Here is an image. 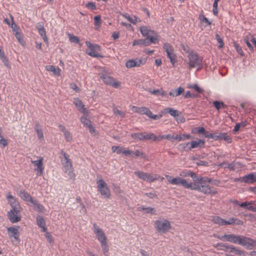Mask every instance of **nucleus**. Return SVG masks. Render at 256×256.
Returning <instances> with one entry per match:
<instances>
[{"label": "nucleus", "mask_w": 256, "mask_h": 256, "mask_svg": "<svg viewBox=\"0 0 256 256\" xmlns=\"http://www.w3.org/2000/svg\"><path fill=\"white\" fill-rule=\"evenodd\" d=\"M163 48L166 52V56L170 60V62L173 66L177 63L176 56L174 53V50L172 44L168 42L164 44Z\"/></svg>", "instance_id": "20e7f679"}, {"label": "nucleus", "mask_w": 256, "mask_h": 256, "mask_svg": "<svg viewBox=\"0 0 256 256\" xmlns=\"http://www.w3.org/2000/svg\"><path fill=\"white\" fill-rule=\"evenodd\" d=\"M132 154H134V156H137V157L140 156L143 158H146V154L142 152H140V150H136L134 152H132V153L131 155L132 156Z\"/></svg>", "instance_id": "5fc2aeb1"}, {"label": "nucleus", "mask_w": 256, "mask_h": 256, "mask_svg": "<svg viewBox=\"0 0 256 256\" xmlns=\"http://www.w3.org/2000/svg\"><path fill=\"white\" fill-rule=\"evenodd\" d=\"M225 251H227L230 252H234V254L239 256H245V252L237 248L234 246H228L225 244Z\"/></svg>", "instance_id": "4be33fe9"}, {"label": "nucleus", "mask_w": 256, "mask_h": 256, "mask_svg": "<svg viewBox=\"0 0 256 256\" xmlns=\"http://www.w3.org/2000/svg\"><path fill=\"white\" fill-rule=\"evenodd\" d=\"M132 110L135 112L140 114H146L147 116H148L150 112L149 108L144 106L138 107L136 106H132Z\"/></svg>", "instance_id": "5701e85b"}, {"label": "nucleus", "mask_w": 256, "mask_h": 256, "mask_svg": "<svg viewBox=\"0 0 256 256\" xmlns=\"http://www.w3.org/2000/svg\"><path fill=\"white\" fill-rule=\"evenodd\" d=\"M96 184L98 192L104 198H109L110 196V190L104 180L101 178L96 182Z\"/></svg>", "instance_id": "39448f33"}, {"label": "nucleus", "mask_w": 256, "mask_h": 256, "mask_svg": "<svg viewBox=\"0 0 256 256\" xmlns=\"http://www.w3.org/2000/svg\"><path fill=\"white\" fill-rule=\"evenodd\" d=\"M190 144V142H185V143H182L180 144L178 146V148L180 151H186V152H189L190 151V150H188V146Z\"/></svg>", "instance_id": "49530a36"}, {"label": "nucleus", "mask_w": 256, "mask_h": 256, "mask_svg": "<svg viewBox=\"0 0 256 256\" xmlns=\"http://www.w3.org/2000/svg\"><path fill=\"white\" fill-rule=\"evenodd\" d=\"M189 184H191V186L190 188H190L191 190H198L199 191L200 190L201 188V184H200L196 183L195 182L194 184L190 182Z\"/></svg>", "instance_id": "13d9d810"}, {"label": "nucleus", "mask_w": 256, "mask_h": 256, "mask_svg": "<svg viewBox=\"0 0 256 256\" xmlns=\"http://www.w3.org/2000/svg\"><path fill=\"white\" fill-rule=\"evenodd\" d=\"M200 192L204 194H210L211 195L216 194V190L213 186H210L208 184L201 185Z\"/></svg>", "instance_id": "aec40b11"}, {"label": "nucleus", "mask_w": 256, "mask_h": 256, "mask_svg": "<svg viewBox=\"0 0 256 256\" xmlns=\"http://www.w3.org/2000/svg\"><path fill=\"white\" fill-rule=\"evenodd\" d=\"M212 220L215 224L223 225L224 224V220L218 216H214L212 217Z\"/></svg>", "instance_id": "09e8293b"}, {"label": "nucleus", "mask_w": 256, "mask_h": 256, "mask_svg": "<svg viewBox=\"0 0 256 256\" xmlns=\"http://www.w3.org/2000/svg\"><path fill=\"white\" fill-rule=\"evenodd\" d=\"M93 230L96 238L100 243L107 240L104 231L96 223L93 224Z\"/></svg>", "instance_id": "f8f14e48"}, {"label": "nucleus", "mask_w": 256, "mask_h": 256, "mask_svg": "<svg viewBox=\"0 0 256 256\" xmlns=\"http://www.w3.org/2000/svg\"><path fill=\"white\" fill-rule=\"evenodd\" d=\"M180 176L182 177H187L190 176L193 180L194 182V179L196 177V174L193 172L190 171V170H185L180 172Z\"/></svg>", "instance_id": "7c9ffc66"}, {"label": "nucleus", "mask_w": 256, "mask_h": 256, "mask_svg": "<svg viewBox=\"0 0 256 256\" xmlns=\"http://www.w3.org/2000/svg\"><path fill=\"white\" fill-rule=\"evenodd\" d=\"M216 40H218V42L219 43L218 48H222L223 46H224V43L223 42V40H222V39L220 38V35L218 34H216Z\"/></svg>", "instance_id": "338daca9"}, {"label": "nucleus", "mask_w": 256, "mask_h": 256, "mask_svg": "<svg viewBox=\"0 0 256 256\" xmlns=\"http://www.w3.org/2000/svg\"><path fill=\"white\" fill-rule=\"evenodd\" d=\"M242 236H236L234 234H225V240L234 244H240Z\"/></svg>", "instance_id": "f3484780"}, {"label": "nucleus", "mask_w": 256, "mask_h": 256, "mask_svg": "<svg viewBox=\"0 0 256 256\" xmlns=\"http://www.w3.org/2000/svg\"><path fill=\"white\" fill-rule=\"evenodd\" d=\"M205 141L202 139H198L197 140H192L190 142V146L188 148V150H192V149L197 148H202L204 146Z\"/></svg>", "instance_id": "6ab92c4d"}, {"label": "nucleus", "mask_w": 256, "mask_h": 256, "mask_svg": "<svg viewBox=\"0 0 256 256\" xmlns=\"http://www.w3.org/2000/svg\"><path fill=\"white\" fill-rule=\"evenodd\" d=\"M60 154L64 156V162L63 163L64 172L68 174L70 178L74 180L75 174L74 172L72 162L69 158V155L62 150H61Z\"/></svg>", "instance_id": "f03ea898"}, {"label": "nucleus", "mask_w": 256, "mask_h": 256, "mask_svg": "<svg viewBox=\"0 0 256 256\" xmlns=\"http://www.w3.org/2000/svg\"><path fill=\"white\" fill-rule=\"evenodd\" d=\"M213 105L217 110H219L220 108L224 107V103L223 102H220L219 101H214L213 102Z\"/></svg>", "instance_id": "680f3d73"}, {"label": "nucleus", "mask_w": 256, "mask_h": 256, "mask_svg": "<svg viewBox=\"0 0 256 256\" xmlns=\"http://www.w3.org/2000/svg\"><path fill=\"white\" fill-rule=\"evenodd\" d=\"M211 139H213L214 140H222L224 139V133L222 132L219 134H212V138Z\"/></svg>", "instance_id": "052dcab7"}, {"label": "nucleus", "mask_w": 256, "mask_h": 256, "mask_svg": "<svg viewBox=\"0 0 256 256\" xmlns=\"http://www.w3.org/2000/svg\"><path fill=\"white\" fill-rule=\"evenodd\" d=\"M234 182H239L242 183L248 184H253L254 182H256V174L254 173H250L248 175L244 176L235 178Z\"/></svg>", "instance_id": "9b49d317"}, {"label": "nucleus", "mask_w": 256, "mask_h": 256, "mask_svg": "<svg viewBox=\"0 0 256 256\" xmlns=\"http://www.w3.org/2000/svg\"><path fill=\"white\" fill-rule=\"evenodd\" d=\"M36 219L38 226L40 228H42V232H46L47 228L46 226V221L43 217L40 216H38Z\"/></svg>", "instance_id": "a878e982"}, {"label": "nucleus", "mask_w": 256, "mask_h": 256, "mask_svg": "<svg viewBox=\"0 0 256 256\" xmlns=\"http://www.w3.org/2000/svg\"><path fill=\"white\" fill-rule=\"evenodd\" d=\"M86 6L91 10H95L96 9V6L95 3L94 2H89L86 4Z\"/></svg>", "instance_id": "774afa93"}, {"label": "nucleus", "mask_w": 256, "mask_h": 256, "mask_svg": "<svg viewBox=\"0 0 256 256\" xmlns=\"http://www.w3.org/2000/svg\"><path fill=\"white\" fill-rule=\"evenodd\" d=\"M166 178L169 182L172 184L182 185L184 188H190L192 185L191 184H188V183L185 179L182 178L180 177L172 178V176H166Z\"/></svg>", "instance_id": "6e6552de"}, {"label": "nucleus", "mask_w": 256, "mask_h": 256, "mask_svg": "<svg viewBox=\"0 0 256 256\" xmlns=\"http://www.w3.org/2000/svg\"><path fill=\"white\" fill-rule=\"evenodd\" d=\"M132 46H148V38L134 40L132 42Z\"/></svg>", "instance_id": "c756f323"}, {"label": "nucleus", "mask_w": 256, "mask_h": 256, "mask_svg": "<svg viewBox=\"0 0 256 256\" xmlns=\"http://www.w3.org/2000/svg\"><path fill=\"white\" fill-rule=\"evenodd\" d=\"M212 180L208 177H199L196 176L194 179V182L200 184L201 185H206L208 183H210Z\"/></svg>", "instance_id": "bb28decb"}, {"label": "nucleus", "mask_w": 256, "mask_h": 256, "mask_svg": "<svg viewBox=\"0 0 256 256\" xmlns=\"http://www.w3.org/2000/svg\"><path fill=\"white\" fill-rule=\"evenodd\" d=\"M187 57V63L190 69L197 68V70H200L203 68V57L196 52L192 50Z\"/></svg>", "instance_id": "f257e3e1"}, {"label": "nucleus", "mask_w": 256, "mask_h": 256, "mask_svg": "<svg viewBox=\"0 0 256 256\" xmlns=\"http://www.w3.org/2000/svg\"><path fill=\"white\" fill-rule=\"evenodd\" d=\"M8 200V203L11 206L10 210L14 211L15 212H20L22 208L20 206V202L16 200L14 196L11 194H9L6 196Z\"/></svg>", "instance_id": "9d476101"}, {"label": "nucleus", "mask_w": 256, "mask_h": 256, "mask_svg": "<svg viewBox=\"0 0 256 256\" xmlns=\"http://www.w3.org/2000/svg\"><path fill=\"white\" fill-rule=\"evenodd\" d=\"M240 242V245L244 246L247 250H256V240L242 236Z\"/></svg>", "instance_id": "1a4fd4ad"}, {"label": "nucleus", "mask_w": 256, "mask_h": 256, "mask_svg": "<svg viewBox=\"0 0 256 256\" xmlns=\"http://www.w3.org/2000/svg\"><path fill=\"white\" fill-rule=\"evenodd\" d=\"M146 62V58H136V66L140 67L142 65H144Z\"/></svg>", "instance_id": "603ef678"}, {"label": "nucleus", "mask_w": 256, "mask_h": 256, "mask_svg": "<svg viewBox=\"0 0 256 256\" xmlns=\"http://www.w3.org/2000/svg\"><path fill=\"white\" fill-rule=\"evenodd\" d=\"M69 38L71 42L74 44H79L80 43V39L78 36L72 35L68 34Z\"/></svg>", "instance_id": "4d7b16f0"}, {"label": "nucleus", "mask_w": 256, "mask_h": 256, "mask_svg": "<svg viewBox=\"0 0 256 256\" xmlns=\"http://www.w3.org/2000/svg\"><path fill=\"white\" fill-rule=\"evenodd\" d=\"M0 58L4 64L8 68H10L8 58L5 55L4 52L2 50V47L0 46Z\"/></svg>", "instance_id": "c9c22d12"}, {"label": "nucleus", "mask_w": 256, "mask_h": 256, "mask_svg": "<svg viewBox=\"0 0 256 256\" xmlns=\"http://www.w3.org/2000/svg\"><path fill=\"white\" fill-rule=\"evenodd\" d=\"M140 32L144 36H149L150 34L156 35V33L153 30L148 29V28L144 26H142L140 28Z\"/></svg>", "instance_id": "393cba45"}, {"label": "nucleus", "mask_w": 256, "mask_h": 256, "mask_svg": "<svg viewBox=\"0 0 256 256\" xmlns=\"http://www.w3.org/2000/svg\"><path fill=\"white\" fill-rule=\"evenodd\" d=\"M164 114L168 113L170 116L174 117H176L178 116V110H174L172 108H166L164 110Z\"/></svg>", "instance_id": "4c0bfd02"}, {"label": "nucleus", "mask_w": 256, "mask_h": 256, "mask_svg": "<svg viewBox=\"0 0 256 256\" xmlns=\"http://www.w3.org/2000/svg\"><path fill=\"white\" fill-rule=\"evenodd\" d=\"M134 174L139 178L150 183L158 180L159 177L157 174L152 175L148 172L142 171H136L134 172Z\"/></svg>", "instance_id": "0eeeda50"}, {"label": "nucleus", "mask_w": 256, "mask_h": 256, "mask_svg": "<svg viewBox=\"0 0 256 256\" xmlns=\"http://www.w3.org/2000/svg\"><path fill=\"white\" fill-rule=\"evenodd\" d=\"M154 226L158 232L163 234H166L171 228L170 222L168 220L163 221L156 220L154 222Z\"/></svg>", "instance_id": "423d86ee"}, {"label": "nucleus", "mask_w": 256, "mask_h": 256, "mask_svg": "<svg viewBox=\"0 0 256 256\" xmlns=\"http://www.w3.org/2000/svg\"><path fill=\"white\" fill-rule=\"evenodd\" d=\"M205 132V128L203 127H194L192 129L191 132L193 134H202Z\"/></svg>", "instance_id": "ea45409f"}, {"label": "nucleus", "mask_w": 256, "mask_h": 256, "mask_svg": "<svg viewBox=\"0 0 256 256\" xmlns=\"http://www.w3.org/2000/svg\"><path fill=\"white\" fill-rule=\"evenodd\" d=\"M163 112L162 111L161 112L158 114H154L150 110V113L148 114V117L152 118L154 120H160L162 116Z\"/></svg>", "instance_id": "a18cd8bd"}, {"label": "nucleus", "mask_w": 256, "mask_h": 256, "mask_svg": "<svg viewBox=\"0 0 256 256\" xmlns=\"http://www.w3.org/2000/svg\"><path fill=\"white\" fill-rule=\"evenodd\" d=\"M248 124L246 121H242L240 122H238L236 124L233 130V132L234 133H236L241 128H244Z\"/></svg>", "instance_id": "58836bf2"}, {"label": "nucleus", "mask_w": 256, "mask_h": 256, "mask_svg": "<svg viewBox=\"0 0 256 256\" xmlns=\"http://www.w3.org/2000/svg\"><path fill=\"white\" fill-rule=\"evenodd\" d=\"M184 88L182 87H179L177 89H172L168 93V94L172 97H176L180 95L184 92Z\"/></svg>", "instance_id": "f704fd0d"}, {"label": "nucleus", "mask_w": 256, "mask_h": 256, "mask_svg": "<svg viewBox=\"0 0 256 256\" xmlns=\"http://www.w3.org/2000/svg\"><path fill=\"white\" fill-rule=\"evenodd\" d=\"M126 66L128 68L136 66V59L128 60L126 63Z\"/></svg>", "instance_id": "3c124183"}, {"label": "nucleus", "mask_w": 256, "mask_h": 256, "mask_svg": "<svg viewBox=\"0 0 256 256\" xmlns=\"http://www.w3.org/2000/svg\"><path fill=\"white\" fill-rule=\"evenodd\" d=\"M64 136L66 142H70L72 140V134L68 130H66L64 132Z\"/></svg>", "instance_id": "bf43d9fd"}, {"label": "nucleus", "mask_w": 256, "mask_h": 256, "mask_svg": "<svg viewBox=\"0 0 256 256\" xmlns=\"http://www.w3.org/2000/svg\"><path fill=\"white\" fill-rule=\"evenodd\" d=\"M151 35L152 34H150L149 36H148V38H148V46L151 44H156L158 42L156 36H152Z\"/></svg>", "instance_id": "864d4df0"}, {"label": "nucleus", "mask_w": 256, "mask_h": 256, "mask_svg": "<svg viewBox=\"0 0 256 256\" xmlns=\"http://www.w3.org/2000/svg\"><path fill=\"white\" fill-rule=\"evenodd\" d=\"M73 102L80 112L83 114H84L86 112V110L84 108V104L79 98H74Z\"/></svg>", "instance_id": "b1692460"}, {"label": "nucleus", "mask_w": 256, "mask_h": 256, "mask_svg": "<svg viewBox=\"0 0 256 256\" xmlns=\"http://www.w3.org/2000/svg\"><path fill=\"white\" fill-rule=\"evenodd\" d=\"M7 216L9 220L12 223H16L20 222L21 220L20 212L10 210L8 212Z\"/></svg>", "instance_id": "2eb2a0df"}, {"label": "nucleus", "mask_w": 256, "mask_h": 256, "mask_svg": "<svg viewBox=\"0 0 256 256\" xmlns=\"http://www.w3.org/2000/svg\"><path fill=\"white\" fill-rule=\"evenodd\" d=\"M116 153L118 154H123L126 156H130L132 154V151L128 150H125L123 147L118 146V148L117 149Z\"/></svg>", "instance_id": "e433bc0d"}, {"label": "nucleus", "mask_w": 256, "mask_h": 256, "mask_svg": "<svg viewBox=\"0 0 256 256\" xmlns=\"http://www.w3.org/2000/svg\"><path fill=\"white\" fill-rule=\"evenodd\" d=\"M101 247L102 248V250L103 251V253L105 256H108V246L107 244V240L102 243H100Z\"/></svg>", "instance_id": "a19ab883"}, {"label": "nucleus", "mask_w": 256, "mask_h": 256, "mask_svg": "<svg viewBox=\"0 0 256 256\" xmlns=\"http://www.w3.org/2000/svg\"><path fill=\"white\" fill-rule=\"evenodd\" d=\"M224 224L225 225H240L242 224V222L238 218H230L228 220H225Z\"/></svg>", "instance_id": "2f4dec72"}, {"label": "nucleus", "mask_w": 256, "mask_h": 256, "mask_svg": "<svg viewBox=\"0 0 256 256\" xmlns=\"http://www.w3.org/2000/svg\"><path fill=\"white\" fill-rule=\"evenodd\" d=\"M188 88L194 90L198 94H203L204 92V90L200 88L197 84L189 85L188 86Z\"/></svg>", "instance_id": "37998d69"}, {"label": "nucleus", "mask_w": 256, "mask_h": 256, "mask_svg": "<svg viewBox=\"0 0 256 256\" xmlns=\"http://www.w3.org/2000/svg\"><path fill=\"white\" fill-rule=\"evenodd\" d=\"M30 204L29 205L33 208V209L38 212H42L44 210V207L43 205L41 204L38 201L33 198L30 202Z\"/></svg>", "instance_id": "a211bd4d"}, {"label": "nucleus", "mask_w": 256, "mask_h": 256, "mask_svg": "<svg viewBox=\"0 0 256 256\" xmlns=\"http://www.w3.org/2000/svg\"><path fill=\"white\" fill-rule=\"evenodd\" d=\"M80 122L84 124V125L86 127L88 126H90L92 124L91 121L89 120L86 118L84 116H82L80 117Z\"/></svg>", "instance_id": "de8ad7c7"}, {"label": "nucleus", "mask_w": 256, "mask_h": 256, "mask_svg": "<svg viewBox=\"0 0 256 256\" xmlns=\"http://www.w3.org/2000/svg\"><path fill=\"white\" fill-rule=\"evenodd\" d=\"M40 125L38 124H36V127L34 128L35 131L36 132L38 137L39 140H41L44 137L43 132L41 128H40Z\"/></svg>", "instance_id": "c03bdc74"}, {"label": "nucleus", "mask_w": 256, "mask_h": 256, "mask_svg": "<svg viewBox=\"0 0 256 256\" xmlns=\"http://www.w3.org/2000/svg\"><path fill=\"white\" fill-rule=\"evenodd\" d=\"M38 34L40 35L45 43L48 44V38L46 34V32L43 23H38L36 26Z\"/></svg>", "instance_id": "dca6fc26"}, {"label": "nucleus", "mask_w": 256, "mask_h": 256, "mask_svg": "<svg viewBox=\"0 0 256 256\" xmlns=\"http://www.w3.org/2000/svg\"><path fill=\"white\" fill-rule=\"evenodd\" d=\"M234 47L235 49L237 51V52L241 56H244V54L243 51H242V48H241V46L238 44L234 42Z\"/></svg>", "instance_id": "0e129e2a"}, {"label": "nucleus", "mask_w": 256, "mask_h": 256, "mask_svg": "<svg viewBox=\"0 0 256 256\" xmlns=\"http://www.w3.org/2000/svg\"><path fill=\"white\" fill-rule=\"evenodd\" d=\"M130 136L133 139L139 140H142V132L140 133H132L130 134Z\"/></svg>", "instance_id": "6e6d98bb"}, {"label": "nucleus", "mask_w": 256, "mask_h": 256, "mask_svg": "<svg viewBox=\"0 0 256 256\" xmlns=\"http://www.w3.org/2000/svg\"><path fill=\"white\" fill-rule=\"evenodd\" d=\"M142 140H152L154 141H156L157 140L156 136L154 133L152 132H142Z\"/></svg>", "instance_id": "c85d7f7f"}, {"label": "nucleus", "mask_w": 256, "mask_h": 256, "mask_svg": "<svg viewBox=\"0 0 256 256\" xmlns=\"http://www.w3.org/2000/svg\"><path fill=\"white\" fill-rule=\"evenodd\" d=\"M19 226H11L7 228L8 234L10 238H14V241L20 242V232H18Z\"/></svg>", "instance_id": "ddd939ff"}, {"label": "nucleus", "mask_w": 256, "mask_h": 256, "mask_svg": "<svg viewBox=\"0 0 256 256\" xmlns=\"http://www.w3.org/2000/svg\"><path fill=\"white\" fill-rule=\"evenodd\" d=\"M46 70L48 71L52 72L54 73V74L57 76H60V72L61 70L58 68H56L54 66L49 65L46 66Z\"/></svg>", "instance_id": "473e14b6"}, {"label": "nucleus", "mask_w": 256, "mask_h": 256, "mask_svg": "<svg viewBox=\"0 0 256 256\" xmlns=\"http://www.w3.org/2000/svg\"><path fill=\"white\" fill-rule=\"evenodd\" d=\"M42 160V158H40L38 160H32V163L37 167V170L40 173V174H42L43 172Z\"/></svg>", "instance_id": "cd10ccee"}, {"label": "nucleus", "mask_w": 256, "mask_h": 256, "mask_svg": "<svg viewBox=\"0 0 256 256\" xmlns=\"http://www.w3.org/2000/svg\"><path fill=\"white\" fill-rule=\"evenodd\" d=\"M126 18L130 22L133 24H136V23L138 22V18L136 16H134V17L133 18L132 17H130V16H128L126 17ZM138 22H140V20H138Z\"/></svg>", "instance_id": "69168bd1"}, {"label": "nucleus", "mask_w": 256, "mask_h": 256, "mask_svg": "<svg viewBox=\"0 0 256 256\" xmlns=\"http://www.w3.org/2000/svg\"><path fill=\"white\" fill-rule=\"evenodd\" d=\"M100 78L106 84L112 86L115 88H118L120 85V82L116 81V80L112 76L102 74L100 76Z\"/></svg>", "instance_id": "4468645a"}, {"label": "nucleus", "mask_w": 256, "mask_h": 256, "mask_svg": "<svg viewBox=\"0 0 256 256\" xmlns=\"http://www.w3.org/2000/svg\"><path fill=\"white\" fill-rule=\"evenodd\" d=\"M86 44L88 48L86 50V52L89 56L94 58H102L103 56L100 54V48L98 44H92L90 42L86 41Z\"/></svg>", "instance_id": "7ed1b4c3"}, {"label": "nucleus", "mask_w": 256, "mask_h": 256, "mask_svg": "<svg viewBox=\"0 0 256 256\" xmlns=\"http://www.w3.org/2000/svg\"><path fill=\"white\" fill-rule=\"evenodd\" d=\"M10 18L12 24H10L11 28H12V31L15 32L18 31L20 30V27L16 25L14 23V18L12 14H10Z\"/></svg>", "instance_id": "79ce46f5"}, {"label": "nucleus", "mask_w": 256, "mask_h": 256, "mask_svg": "<svg viewBox=\"0 0 256 256\" xmlns=\"http://www.w3.org/2000/svg\"><path fill=\"white\" fill-rule=\"evenodd\" d=\"M18 195L21 199L26 202H30L33 199V198L30 195V194L22 189L20 190Z\"/></svg>", "instance_id": "412c9836"}, {"label": "nucleus", "mask_w": 256, "mask_h": 256, "mask_svg": "<svg viewBox=\"0 0 256 256\" xmlns=\"http://www.w3.org/2000/svg\"><path fill=\"white\" fill-rule=\"evenodd\" d=\"M14 35L15 37L16 38L18 41V42L20 44H24V42L22 39V37L21 32L20 31L15 32L14 33Z\"/></svg>", "instance_id": "8fccbe9b"}, {"label": "nucleus", "mask_w": 256, "mask_h": 256, "mask_svg": "<svg viewBox=\"0 0 256 256\" xmlns=\"http://www.w3.org/2000/svg\"><path fill=\"white\" fill-rule=\"evenodd\" d=\"M149 92L152 94H154L156 96H162L166 97L168 96V94L166 91L163 90V89H157L152 90L150 89Z\"/></svg>", "instance_id": "72a5a7b5"}, {"label": "nucleus", "mask_w": 256, "mask_h": 256, "mask_svg": "<svg viewBox=\"0 0 256 256\" xmlns=\"http://www.w3.org/2000/svg\"><path fill=\"white\" fill-rule=\"evenodd\" d=\"M94 23L96 26H100L102 24L100 16L98 15L94 17Z\"/></svg>", "instance_id": "e2e57ef3"}]
</instances>
